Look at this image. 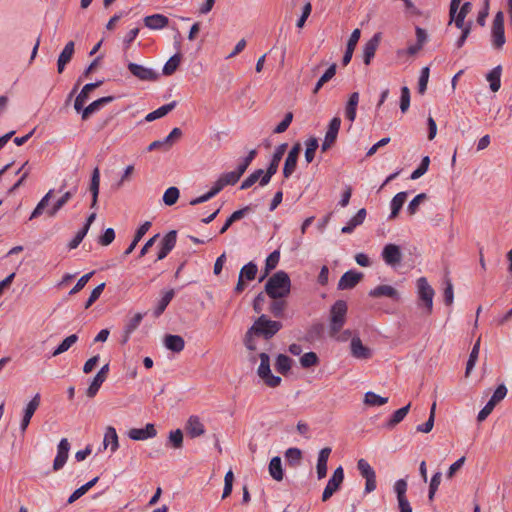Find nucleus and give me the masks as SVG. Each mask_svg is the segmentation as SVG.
<instances>
[{
    "label": "nucleus",
    "instance_id": "nucleus-20",
    "mask_svg": "<svg viewBox=\"0 0 512 512\" xmlns=\"http://www.w3.org/2000/svg\"><path fill=\"white\" fill-rule=\"evenodd\" d=\"M144 25L151 30H161L168 26L169 19L163 14H153L146 16L144 19Z\"/></svg>",
    "mask_w": 512,
    "mask_h": 512
},
{
    "label": "nucleus",
    "instance_id": "nucleus-62",
    "mask_svg": "<svg viewBox=\"0 0 512 512\" xmlns=\"http://www.w3.org/2000/svg\"><path fill=\"white\" fill-rule=\"evenodd\" d=\"M104 288H105V283H101L96 288L93 289L88 300L86 301V303L84 305L85 309H88L89 307H91L92 304L99 299Z\"/></svg>",
    "mask_w": 512,
    "mask_h": 512
},
{
    "label": "nucleus",
    "instance_id": "nucleus-31",
    "mask_svg": "<svg viewBox=\"0 0 512 512\" xmlns=\"http://www.w3.org/2000/svg\"><path fill=\"white\" fill-rule=\"evenodd\" d=\"M358 103H359V93L353 92L350 95L347 105L345 107V117L350 122H353L356 118V110H357Z\"/></svg>",
    "mask_w": 512,
    "mask_h": 512
},
{
    "label": "nucleus",
    "instance_id": "nucleus-24",
    "mask_svg": "<svg viewBox=\"0 0 512 512\" xmlns=\"http://www.w3.org/2000/svg\"><path fill=\"white\" fill-rule=\"evenodd\" d=\"M330 454H331V448H329V447H325V448L321 449L318 454L317 465H316L318 479H323L324 477H326L327 462H328Z\"/></svg>",
    "mask_w": 512,
    "mask_h": 512
},
{
    "label": "nucleus",
    "instance_id": "nucleus-56",
    "mask_svg": "<svg viewBox=\"0 0 512 512\" xmlns=\"http://www.w3.org/2000/svg\"><path fill=\"white\" fill-rule=\"evenodd\" d=\"M104 382L105 380L96 374L86 391L87 396L93 398Z\"/></svg>",
    "mask_w": 512,
    "mask_h": 512
},
{
    "label": "nucleus",
    "instance_id": "nucleus-36",
    "mask_svg": "<svg viewBox=\"0 0 512 512\" xmlns=\"http://www.w3.org/2000/svg\"><path fill=\"white\" fill-rule=\"evenodd\" d=\"M76 192V188L65 192L61 198H59L55 204L47 211L50 217H53L57 212L73 197Z\"/></svg>",
    "mask_w": 512,
    "mask_h": 512
},
{
    "label": "nucleus",
    "instance_id": "nucleus-9",
    "mask_svg": "<svg viewBox=\"0 0 512 512\" xmlns=\"http://www.w3.org/2000/svg\"><path fill=\"white\" fill-rule=\"evenodd\" d=\"M382 258L384 262L391 267L399 265L402 260L400 247L391 243L385 245L382 250Z\"/></svg>",
    "mask_w": 512,
    "mask_h": 512
},
{
    "label": "nucleus",
    "instance_id": "nucleus-54",
    "mask_svg": "<svg viewBox=\"0 0 512 512\" xmlns=\"http://www.w3.org/2000/svg\"><path fill=\"white\" fill-rule=\"evenodd\" d=\"M429 164L430 158L428 156L423 157L418 168L411 173L410 179L416 180L423 176L427 172Z\"/></svg>",
    "mask_w": 512,
    "mask_h": 512
},
{
    "label": "nucleus",
    "instance_id": "nucleus-12",
    "mask_svg": "<svg viewBox=\"0 0 512 512\" xmlns=\"http://www.w3.org/2000/svg\"><path fill=\"white\" fill-rule=\"evenodd\" d=\"M177 241V232L175 230L169 231L160 242V249L157 255V260H163L174 249Z\"/></svg>",
    "mask_w": 512,
    "mask_h": 512
},
{
    "label": "nucleus",
    "instance_id": "nucleus-40",
    "mask_svg": "<svg viewBox=\"0 0 512 512\" xmlns=\"http://www.w3.org/2000/svg\"><path fill=\"white\" fill-rule=\"evenodd\" d=\"M182 56L179 53L174 54L169 60L164 64L162 73L165 76H170L175 73L181 63Z\"/></svg>",
    "mask_w": 512,
    "mask_h": 512
},
{
    "label": "nucleus",
    "instance_id": "nucleus-58",
    "mask_svg": "<svg viewBox=\"0 0 512 512\" xmlns=\"http://www.w3.org/2000/svg\"><path fill=\"white\" fill-rule=\"evenodd\" d=\"M507 395V388L504 384L499 385L496 390L494 391L492 397L488 401L489 403H492L493 406H496L500 401H502L505 396Z\"/></svg>",
    "mask_w": 512,
    "mask_h": 512
},
{
    "label": "nucleus",
    "instance_id": "nucleus-49",
    "mask_svg": "<svg viewBox=\"0 0 512 512\" xmlns=\"http://www.w3.org/2000/svg\"><path fill=\"white\" fill-rule=\"evenodd\" d=\"M292 360L284 354H279L276 359V370L281 374H286L291 369Z\"/></svg>",
    "mask_w": 512,
    "mask_h": 512
},
{
    "label": "nucleus",
    "instance_id": "nucleus-48",
    "mask_svg": "<svg viewBox=\"0 0 512 512\" xmlns=\"http://www.w3.org/2000/svg\"><path fill=\"white\" fill-rule=\"evenodd\" d=\"M302 458V452L300 449L292 447L288 448L285 452V459L291 466L299 465Z\"/></svg>",
    "mask_w": 512,
    "mask_h": 512
},
{
    "label": "nucleus",
    "instance_id": "nucleus-15",
    "mask_svg": "<svg viewBox=\"0 0 512 512\" xmlns=\"http://www.w3.org/2000/svg\"><path fill=\"white\" fill-rule=\"evenodd\" d=\"M362 278L363 274L361 272L349 270L341 276L338 282V289H352L361 281Z\"/></svg>",
    "mask_w": 512,
    "mask_h": 512
},
{
    "label": "nucleus",
    "instance_id": "nucleus-51",
    "mask_svg": "<svg viewBox=\"0 0 512 512\" xmlns=\"http://www.w3.org/2000/svg\"><path fill=\"white\" fill-rule=\"evenodd\" d=\"M53 194V190H49L46 195L40 200V202L37 204L36 208L33 210L30 219L36 218L40 216L44 209L47 207L49 200L51 199Z\"/></svg>",
    "mask_w": 512,
    "mask_h": 512
},
{
    "label": "nucleus",
    "instance_id": "nucleus-47",
    "mask_svg": "<svg viewBox=\"0 0 512 512\" xmlns=\"http://www.w3.org/2000/svg\"><path fill=\"white\" fill-rule=\"evenodd\" d=\"M257 271V265L253 262H249L241 268L239 276L244 280L251 281L255 279Z\"/></svg>",
    "mask_w": 512,
    "mask_h": 512
},
{
    "label": "nucleus",
    "instance_id": "nucleus-43",
    "mask_svg": "<svg viewBox=\"0 0 512 512\" xmlns=\"http://www.w3.org/2000/svg\"><path fill=\"white\" fill-rule=\"evenodd\" d=\"M387 402V397H382L371 391L366 392L364 395V403L368 406H382Z\"/></svg>",
    "mask_w": 512,
    "mask_h": 512
},
{
    "label": "nucleus",
    "instance_id": "nucleus-13",
    "mask_svg": "<svg viewBox=\"0 0 512 512\" xmlns=\"http://www.w3.org/2000/svg\"><path fill=\"white\" fill-rule=\"evenodd\" d=\"M70 443L66 438H62L57 446V455L53 462V470L62 469L68 459Z\"/></svg>",
    "mask_w": 512,
    "mask_h": 512
},
{
    "label": "nucleus",
    "instance_id": "nucleus-10",
    "mask_svg": "<svg viewBox=\"0 0 512 512\" xmlns=\"http://www.w3.org/2000/svg\"><path fill=\"white\" fill-rule=\"evenodd\" d=\"M351 355L358 360H368L372 357V350L363 345L361 339L358 336H354L350 343Z\"/></svg>",
    "mask_w": 512,
    "mask_h": 512
},
{
    "label": "nucleus",
    "instance_id": "nucleus-61",
    "mask_svg": "<svg viewBox=\"0 0 512 512\" xmlns=\"http://www.w3.org/2000/svg\"><path fill=\"white\" fill-rule=\"evenodd\" d=\"M297 160L298 159L293 158L292 156L286 157L284 167H283V176L285 178H289L294 173L296 166H297Z\"/></svg>",
    "mask_w": 512,
    "mask_h": 512
},
{
    "label": "nucleus",
    "instance_id": "nucleus-39",
    "mask_svg": "<svg viewBox=\"0 0 512 512\" xmlns=\"http://www.w3.org/2000/svg\"><path fill=\"white\" fill-rule=\"evenodd\" d=\"M249 210L250 207L246 206L240 210L233 212L231 216L226 220L224 225L221 227L219 233L224 234L234 222L241 220L243 217H245Z\"/></svg>",
    "mask_w": 512,
    "mask_h": 512
},
{
    "label": "nucleus",
    "instance_id": "nucleus-35",
    "mask_svg": "<svg viewBox=\"0 0 512 512\" xmlns=\"http://www.w3.org/2000/svg\"><path fill=\"white\" fill-rule=\"evenodd\" d=\"M286 149H287V144L286 143L280 144L275 149V152L273 154L271 162H270V164L268 166V169H270V174H275L277 172L278 167H279V163H280L281 159L283 158Z\"/></svg>",
    "mask_w": 512,
    "mask_h": 512
},
{
    "label": "nucleus",
    "instance_id": "nucleus-33",
    "mask_svg": "<svg viewBox=\"0 0 512 512\" xmlns=\"http://www.w3.org/2000/svg\"><path fill=\"white\" fill-rule=\"evenodd\" d=\"M151 227V222L149 221H146L144 222L139 228L138 230L136 231V234L134 236V239L133 241L131 242V244L128 246V248L125 250L124 252V255L127 256L129 254H131L133 252V250L135 249V247L137 246L138 242L142 239V237L147 233V231L150 229Z\"/></svg>",
    "mask_w": 512,
    "mask_h": 512
},
{
    "label": "nucleus",
    "instance_id": "nucleus-53",
    "mask_svg": "<svg viewBox=\"0 0 512 512\" xmlns=\"http://www.w3.org/2000/svg\"><path fill=\"white\" fill-rule=\"evenodd\" d=\"M179 195H180V192L177 187H169L164 192L163 202L168 206H172L177 202Z\"/></svg>",
    "mask_w": 512,
    "mask_h": 512
},
{
    "label": "nucleus",
    "instance_id": "nucleus-57",
    "mask_svg": "<svg viewBox=\"0 0 512 512\" xmlns=\"http://www.w3.org/2000/svg\"><path fill=\"white\" fill-rule=\"evenodd\" d=\"M318 363V357L314 352H307L300 358V364L303 368H310Z\"/></svg>",
    "mask_w": 512,
    "mask_h": 512
},
{
    "label": "nucleus",
    "instance_id": "nucleus-41",
    "mask_svg": "<svg viewBox=\"0 0 512 512\" xmlns=\"http://www.w3.org/2000/svg\"><path fill=\"white\" fill-rule=\"evenodd\" d=\"M480 341H481V339L478 338L470 352L469 359L466 364V371H465L466 377L469 376L470 372L473 370V368L475 367V364L478 360L479 352H480Z\"/></svg>",
    "mask_w": 512,
    "mask_h": 512
},
{
    "label": "nucleus",
    "instance_id": "nucleus-59",
    "mask_svg": "<svg viewBox=\"0 0 512 512\" xmlns=\"http://www.w3.org/2000/svg\"><path fill=\"white\" fill-rule=\"evenodd\" d=\"M263 175L262 169L255 170L252 174H250L241 184L240 188L242 190L250 188L254 183H256L260 177Z\"/></svg>",
    "mask_w": 512,
    "mask_h": 512
},
{
    "label": "nucleus",
    "instance_id": "nucleus-34",
    "mask_svg": "<svg viewBox=\"0 0 512 512\" xmlns=\"http://www.w3.org/2000/svg\"><path fill=\"white\" fill-rule=\"evenodd\" d=\"M176 106V101H172L168 104H165L158 109L148 113L145 117L146 121L151 122L156 119H159L165 115H167L170 111H172Z\"/></svg>",
    "mask_w": 512,
    "mask_h": 512
},
{
    "label": "nucleus",
    "instance_id": "nucleus-26",
    "mask_svg": "<svg viewBox=\"0 0 512 512\" xmlns=\"http://www.w3.org/2000/svg\"><path fill=\"white\" fill-rule=\"evenodd\" d=\"M367 212L366 209L361 208L356 215H354L348 223L342 227L341 232L344 234H350L354 231V229L358 226H360L365 218H366Z\"/></svg>",
    "mask_w": 512,
    "mask_h": 512
},
{
    "label": "nucleus",
    "instance_id": "nucleus-16",
    "mask_svg": "<svg viewBox=\"0 0 512 512\" xmlns=\"http://www.w3.org/2000/svg\"><path fill=\"white\" fill-rule=\"evenodd\" d=\"M185 430L191 438L200 437L204 435L206 431L201 419L196 415H192L188 418Z\"/></svg>",
    "mask_w": 512,
    "mask_h": 512
},
{
    "label": "nucleus",
    "instance_id": "nucleus-19",
    "mask_svg": "<svg viewBox=\"0 0 512 512\" xmlns=\"http://www.w3.org/2000/svg\"><path fill=\"white\" fill-rule=\"evenodd\" d=\"M381 39L380 33H376L363 47V61L366 65L371 63Z\"/></svg>",
    "mask_w": 512,
    "mask_h": 512
},
{
    "label": "nucleus",
    "instance_id": "nucleus-63",
    "mask_svg": "<svg viewBox=\"0 0 512 512\" xmlns=\"http://www.w3.org/2000/svg\"><path fill=\"white\" fill-rule=\"evenodd\" d=\"M240 177H241V175L235 170V171H231V172L222 174L219 177V179L225 186H227V185H234L235 183H237L238 180L240 179Z\"/></svg>",
    "mask_w": 512,
    "mask_h": 512
},
{
    "label": "nucleus",
    "instance_id": "nucleus-7",
    "mask_svg": "<svg viewBox=\"0 0 512 512\" xmlns=\"http://www.w3.org/2000/svg\"><path fill=\"white\" fill-rule=\"evenodd\" d=\"M343 480H344V471H343V468L341 466H339L338 468H336L334 470L331 478L329 479V481L323 491L322 501L326 502L327 500H329L333 496V494L338 491L341 484L343 483Z\"/></svg>",
    "mask_w": 512,
    "mask_h": 512
},
{
    "label": "nucleus",
    "instance_id": "nucleus-46",
    "mask_svg": "<svg viewBox=\"0 0 512 512\" xmlns=\"http://www.w3.org/2000/svg\"><path fill=\"white\" fill-rule=\"evenodd\" d=\"M336 74V64H332L325 73L320 77L318 82L315 85V88L313 90V93L316 94L318 91L322 88V86L331 80Z\"/></svg>",
    "mask_w": 512,
    "mask_h": 512
},
{
    "label": "nucleus",
    "instance_id": "nucleus-60",
    "mask_svg": "<svg viewBox=\"0 0 512 512\" xmlns=\"http://www.w3.org/2000/svg\"><path fill=\"white\" fill-rule=\"evenodd\" d=\"M429 74H430L429 67L422 68L421 74H420V77H419V81H418V92L420 94H424L426 89H427V84H428V80H429Z\"/></svg>",
    "mask_w": 512,
    "mask_h": 512
},
{
    "label": "nucleus",
    "instance_id": "nucleus-25",
    "mask_svg": "<svg viewBox=\"0 0 512 512\" xmlns=\"http://www.w3.org/2000/svg\"><path fill=\"white\" fill-rule=\"evenodd\" d=\"M143 317H144V314L136 313L133 317H131L127 321L124 331H123V339H122L123 344H125L129 341L131 334L138 328Z\"/></svg>",
    "mask_w": 512,
    "mask_h": 512
},
{
    "label": "nucleus",
    "instance_id": "nucleus-38",
    "mask_svg": "<svg viewBox=\"0 0 512 512\" xmlns=\"http://www.w3.org/2000/svg\"><path fill=\"white\" fill-rule=\"evenodd\" d=\"M467 15L468 12H465L461 7L455 9L454 12L449 9V25L454 23L456 27H464V25H467V22H465Z\"/></svg>",
    "mask_w": 512,
    "mask_h": 512
},
{
    "label": "nucleus",
    "instance_id": "nucleus-17",
    "mask_svg": "<svg viewBox=\"0 0 512 512\" xmlns=\"http://www.w3.org/2000/svg\"><path fill=\"white\" fill-rule=\"evenodd\" d=\"M368 294L372 298L387 297L394 301H399L400 299L399 292L390 285H379L374 289L370 290Z\"/></svg>",
    "mask_w": 512,
    "mask_h": 512
},
{
    "label": "nucleus",
    "instance_id": "nucleus-1",
    "mask_svg": "<svg viewBox=\"0 0 512 512\" xmlns=\"http://www.w3.org/2000/svg\"><path fill=\"white\" fill-rule=\"evenodd\" d=\"M291 281L284 271H278L272 275L265 284L267 295L273 299L284 298L289 295Z\"/></svg>",
    "mask_w": 512,
    "mask_h": 512
},
{
    "label": "nucleus",
    "instance_id": "nucleus-30",
    "mask_svg": "<svg viewBox=\"0 0 512 512\" xmlns=\"http://www.w3.org/2000/svg\"><path fill=\"white\" fill-rule=\"evenodd\" d=\"M501 73L502 66L498 65L494 67L487 75L486 80L490 84V89L492 92H497L501 87Z\"/></svg>",
    "mask_w": 512,
    "mask_h": 512
},
{
    "label": "nucleus",
    "instance_id": "nucleus-8",
    "mask_svg": "<svg viewBox=\"0 0 512 512\" xmlns=\"http://www.w3.org/2000/svg\"><path fill=\"white\" fill-rule=\"evenodd\" d=\"M128 70L133 76L141 81H156L159 78V74L153 69L136 63H129Z\"/></svg>",
    "mask_w": 512,
    "mask_h": 512
},
{
    "label": "nucleus",
    "instance_id": "nucleus-21",
    "mask_svg": "<svg viewBox=\"0 0 512 512\" xmlns=\"http://www.w3.org/2000/svg\"><path fill=\"white\" fill-rule=\"evenodd\" d=\"M74 46V42L69 41L61 51L57 61L58 73H62L65 69V66L71 61L74 54Z\"/></svg>",
    "mask_w": 512,
    "mask_h": 512
},
{
    "label": "nucleus",
    "instance_id": "nucleus-22",
    "mask_svg": "<svg viewBox=\"0 0 512 512\" xmlns=\"http://www.w3.org/2000/svg\"><path fill=\"white\" fill-rule=\"evenodd\" d=\"M103 448H110L111 453H114L119 448V439L116 432V429L112 426H108L105 430L104 438H103Z\"/></svg>",
    "mask_w": 512,
    "mask_h": 512
},
{
    "label": "nucleus",
    "instance_id": "nucleus-52",
    "mask_svg": "<svg viewBox=\"0 0 512 512\" xmlns=\"http://www.w3.org/2000/svg\"><path fill=\"white\" fill-rule=\"evenodd\" d=\"M173 297H174L173 289H170L169 291L165 292V294L163 295V297L161 298V300L159 301V303L155 309L156 316H159L164 312V310L166 309V307L168 306L170 301L173 299Z\"/></svg>",
    "mask_w": 512,
    "mask_h": 512
},
{
    "label": "nucleus",
    "instance_id": "nucleus-5",
    "mask_svg": "<svg viewBox=\"0 0 512 512\" xmlns=\"http://www.w3.org/2000/svg\"><path fill=\"white\" fill-rule=\"evenodd\" d=\"M416 284L418 298L423 303L426 309V314H431L433 310V298L435 291L425 277H420Z\"/></svg>",
    "mask_w": 512,
    "mask_h": 512
},
{
    "label": "nucleus",
    "instance_id": "nucleus-28",
    "mask_svg": "<svg viewBox=\"0 0 512 512\" xmlns=\"http://www.w3.org/2000/svg\"><path fill=\"white\" fill-rule=\"evenodd\" d=\"M164 345L167 349L179 353L185 347L184 339L179 335H166L164 339Z\"/></svg>",
    "mask_w": 512,
    "mask_h": 512
},
{
    "label": "nucleus",
    "instance_id": "nucleus-14",
    "mask_svg": "<svg viewBox=\"0 0 512 512\" xmlns=\"http://www.w3.org/2000/svg\"><path fill=\"white\" fill-rule=\"evenodd\" d=\"M157 435L155 426L151 423L146 424L144 428H132L128 431L130 439L135 441H143L153 438Z\"/></svg>",
    "mask_w": 512,
    "mask_h": 512
},
{
    "label": "nucleus",
    "instance_id": "nucleus-64",
    "mask_svg": "<svg viewBox=\"0 0 512 512\" xmlns=\"http://www.w3.org/2000/svg\"><path fill=\"white\" fill-rule=\"evenodd\" d=\"M410 106V90L408 87L404 86L401 88V97H400V109L403 113H405Z\"/></svg>",
    "mask_w": 512,
    "mask_h": 512
},
{
    "label": "nucleus",
    "instance_id": "nucleus-18",
    "mask_svg": "<svg viewBox=\"0 0 512 512\" xmlns=\"http://www.w3.org/2000/svg\"><path fill=\"white\" fill-rule=\"evenodd\" d=\"M102 83V81H97L95 83H88L84 85V87L82 88L74 102V108L77 112H80L82 110L85 102L89 98L90 92L96 89L97 87L101 86Z\"/></svg>",
    "mask_w": 512,
    "mask_h": 512
},
{
    "label": "nucleus",
    "instance_id": "nucleus-44",
    "mask_svg": "<svg viewBox=\"0 0 512 512\" xmlns=\"http://www.w3.org/2000/svg\"><path fill=\"white\" fill-rule=\"evenodd\" d=\"M305 159L307 163H311L315 157V152L319 147L317 138L311 137L305 142Z\"/></svg>",
    "mask_w": 512,
    "mask_h": 512
},
{
    "label": "nucleus",
    "instance_id": "nucleus-37",
    "mask_svg": "<svg viewBox=\"0 0 512 512\" xmlns=\"http://www.w3.org/2000/svg\"><path fill=\"white\" fill-rule=\"evenodd\" d=\"M410 407H411V404H407L406 406L396 410L391 418L388 420V422L386 423V427L391 429L393 427H395L397 424H399L401 421H403V419L406 417V415L408 414L409 410H410Z\"/></svg>",
    "mask_w": 512,
    "mask_h": 512
},
{
    "label": "nucleus",
    "instance_id": "nucleus-11",
    "mask_svg": "<svg viewBox=\"0 0 512 512\" xmlns=\"http://www.w3.org/2000/svg\"><path fill=\"white\" fill-rule=\"evenodd\" d=\"M41 397L40 394L37 393L26 405L24 409V414L20 423V430L24 434L27 427L29 426V423L31 421V418L33 417L35 411L38 409L40 405Z\"/></svg>",
    "mask_w": 512,
    "mask_h": 512
},
{
    "label": "nucleus",
    "instance_id": "nucleus-42",
    "mask_svg": "<svg viewBox=\"0 0 512 512\" xmlns=\"http://www.w3.org/2000/svg\"><path fill=\"white\" fill-rule=\"evenodd\" d=\"M78 340V336L76 334H72L66 337L58 347L52 352V357H56L66 351H68Z\"/></svg>",
    "mask_w": 512,
    "mask_h": 512
},
{
    "label": "nucleus",
    "instance_id": "nucleus-6",
    "mask_svg": "<svg viewBox=\"0 0 512 512\" xmlns=\"http://www.w3.org/2000/svg\"><path fill=\"white\" fill-rule=\"evenodd\" d=\"M491 42L492 47L496 50H501L506 42L504 33V16L501 11L495 15L492 23Z\"/></svg>",
    "mask_w": 512,
    "mask_h": 512
},
{
    "label": "nucleus",
    "instance_id": "nucleus-2",
    "mask_svg": "<svg viewBox=\"0 0 512 512\" xmlns=\"http://www.w3.org/2000/svg\"><path fill=\"white\" fill-rule=\"evenodd\" d=\"M347 304L343 300L336 301L330 309L329 334L336 335L346 322Z\"/></svg>",
    "mask_w": 512,
    "mask_h": 512
},
{
    "label": "nucleus",
    "instance_id": "nucleus-23",
    "mask_svg": "<svg viewBox=\"0 0 512 512\" xmlns=\"http://www.w3.org/2000/svg\"><path fill=\"white\" fill-rule=\"evenodd\" d=\"M113 99H114V97H112V96L102 97V98H99V99L93 101L92 103H90L86 108H84V109L82 108V110H81L82 111V119L83 120L88 119L91 114L97 112L103 106L112 102Z\"/></svg>",
    "mask_w": 512,
    "mask_h": 512
},
{
    "label": "nucleus",
    "instance_id": "nucleus-55",
    "mask_svg": "<svg viewBox=\"0 0 512 512\" xmlns=\"http://www.w3.org/2000/svg\"><path fill=\"white\" fill-rule=\"evenodd\" d=\"M427 198V195L425 193H420L418 195H416L411 201L410 203L408 204V207H407V212L410 214V215H414L418 209H419V206L420 204L426 200Z\"/></svg>",
    "mask_w": 512,
    "mask_h": 512
},
{
    "label": "nucleus",
    "instance_id": "nucleus-3",
    "mask_svg": "<svg viewBox=\"0 0 512 512\" xmlns=\"http://www.w3.org/2000/svg\"><path fill=\"white\" fill-rule=\"evenodd\" d=\"M281 328V322L270 320L265 315H261L252 325V331L266 339L273 337Z\"/></svg>",
    "mask_w": 512,
    "mask_h": 512
},
{
    "label": "nucleus",
    "instance_id": "nucleus-32",
    "mask_svg": "<svg viewBox=\"0 0 512 512\" xmlns=\"http://www.w3.org/2000/svg\"><path fill=\"white\" fill-rule=\"evenodd\" d=\"M99 186H100V171L99 168L96 167L93 170L92 176H91V183H90V192L92 194V203L91 207L94 208L98 201V195H99Z\"/></svg>",
    "mask_w": 512,
    "mask_h": 512
},
{
    "label": "nucleus",
    "instance_id": "nucleus-29",
    "mask_svg": "<svg viewBox=\"0 0 512 512\" xmlns=\"http://www.w3.org/2000/svg\"><path fill=\"white\" fill-rule=\"evenodd\" d=\"M268 471H269L270 476L275 481L279 482V481L283 480L284 472H283V468H282V461L279 456H275L270 460V463L268 466Z\"/></svg>",
    "mask_w": 512,
    "mask_h": 512
},
{
    "label": "nucleus",
    "instance_id": "nucleus-50",
    "mask_svg": "<svg viewBox=\"0 0 512 512\" xmlns=\"http://www.w3.org/2000/svg\"><path fill=\"white\" fill-rule=\"evenodd\" d=\"M340 126H341V119L339 117H334L329 123L325 137H327L333 141H336Z\"/></svg>",
    "mask_w": 512,
    "mask_h": 512
},
{
    "label": "nucleus",
    "instance_id": "nucleus-27",
    "mask_svg": "<svg viewBox=\"0 0 512 512\" xmlns=\"http://www.w3.org/2000/svg\"><path fill=\"white\" fill-rule=\"evenodd\" d=\"M407 199V192L397 193L390 202L391 213L389 219H395Z\"/></svg>",
    "mask_w": 512,
    "mask_h": 512
},
{
    "label": "nucleus",
    "instance_id": "nucleus-45",
    "mask_svg": "<svg viewBox=\"0 0 512 512\" xmlns=\"http://www.w3.org/2000/svg\"><path fill=\"white\" fill-rule=\"evenodd\" d=\"M357 469L365 480L376 476L374 469L365 459L358 460Z\"/></svg>",
    "mask_w": 512,
    "mask_h": 512
},
{
    "label": "nucleus",
    "instance_id": "nucleus-4",
    "mask_svg": "<svg viewBox=\"0 0 512 512\" xmlns=\"http://www.w3.org/2000/svg\"><path fill=\"white\" fill-rule=\"evenodd\" d=\"M260 365L258 367V376L265 382L269 387H277L281 383V378L271 373L270 369V357L266 353H260Z\"/></svg>",
    "mask_w": 512,
    "mask_h": 512
}]
</instances>
